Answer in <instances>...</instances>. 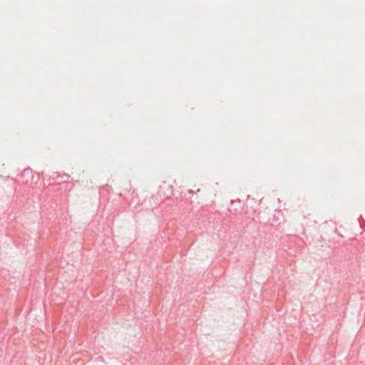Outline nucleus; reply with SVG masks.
<instances>
[{
	"mask_svg": "<svg viewBox=\"0 0 365 365\" xmlns=\"http://www.w3.org/2000/svg\"><path fill=\"white\" fill-rule=\"evenodd\" d=\"M189 193H190V194H193V193H194V192H193L192 190H189Z\"/></svg>",
	"mask_w": 365,
	"mask_h": 365,
	"instance_id": "f257e3e1",
	"label": "nucleus"
}]
</instances>
